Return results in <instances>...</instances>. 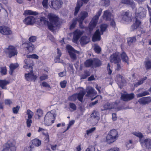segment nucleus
Wrapping results in <instances>:
<instances>
[{
    "mask_svg": "<svg viewBox=\"0 0 151 151\" xmlns=\"http://www.w3.org/2000/svg\"><path fill=\"white\" fill-rule=\"evenodd\" d=\"M47 17L50 22L48 24V28L50 30H53L54 28L57 26L59 24V18L52 13H49Z\"/></svg>",
    "mask_w": 151,
    "mask_h": 151,
    "instance_id": "f257e3e1",
    "label": "nucleus"
},
{
    "mask_svg": "<svg viewBox=\"0 0 151 151\" xmlns=\"http://www.w3.org/2000/svg\"><path fill=\"white\" fill-rule=\"evenodd\" d=\"M118 137V134L115 129L111 130L107 135L106 141L108 143H111L115 141Z\"/></svg>",
    "mask_w": 151,
    "mask_h": 151,
    "instance_id": "f03ea898",
    "label": "nucleus"
},
{
    "mask_svg": "<svg viewBox=\"0 0 151 151\" xmlns=\"http://www.w3.org/2000/svg\"><path fill=\"white\" fill-rule=\"evenodd\" d=\"M52 111L47 112L46 114L44 120L45 124L50 125L54 123L56 117V114L52 113Z\"/></svg>",
    "mask_w": 151,
    "mask_h": 151,
    "instance_id": "7ed1b4c3",
    "label": "nucleus"
},
{
    "mask_svg": "<svg viewBox=\"0 0 151 151\" xmlns=\"http://www.w3.org/2000/svg\"><path fill=\"white\" fill-rule=\"evenodd\" d=\"M16 141L13 139H10L5 144L2 151H16Z\"/></svg>",
    "mask_w": 151,
    "mask_h": 151,
    "instance_id": "20e7f679",
    "label": "nucleus"
},
{
    "mask_svg": "<svg viewBox=\"0 0 151 151\" xmlns=\"http://www.w3.org/2000/svg\"><path fill=\"white\" fill-rule=\"evenodd\" d=\"M102 10L100 9L96 15L92 18L89 24V29L91 32L96 26L97 22V20L102 12Z\"/></svg>",
    "mask_w": 151,
    "mask_h": 151,
    "instance_id": "39448f33",
    "label": "nucleus"
},
{
    "mask_svg": "<svg viewBox=\"0 0 151 151\" xmlns=\"http://www.w3.org/2000/svg\"><path fill=\"white\" fill-rule=\"evenodd\" d=\"M146 14V11L143 8L140 7L138 8L136 11L135 17L138 20L145 17Z\"/></svg>",
    "mask_w": 151,
    "mask_h": 151,
    "instance_id": "423d86ee",
    "label": "nucleus"
},
{
    "mask_svg": "<svg viewBox=\"0 0 151 151\" xmlns=\"http://www.w3.org/2000/svg\"><path fill=\"white\" fill-rule=\"evenodd\" d=\"M66 47L71 58L73 60H76L77 59V57L76 54H78L79 52L74 49L71 46L69 45H67Z\"/></svg>",
    "mask_w": 151,
    "mask_h": 151,
    "instance_id": "0eeeda50",
    "label": "nucleus"
},
{
    "mask_svg": "<svg viewBox=\"0 0 151 151\" xmlns=\"http://www.w3.org/2000/svg\"><path fill=\"white\" fill-rule=\"evenodd\" d=\"M5 52L9 54L10 58L17 54V52L16 48L13 46H9L4 49Z\"/></svg>",
    "mask_w": 151,
    "mask_h": 151,
    "instance_id": "6e6552de",
    "label": "nucleus"
},
{
    "mask_svg": "<svg viewBox=\"0 0 151 151\" xmlns=\"http://www.w3.org/2000/svg\"><path fill=\"white\" fill-rule=\"evenodd\" d=\"M50 2L49 5L50 7L55 10L60 9L63 4L61 0H50Z\"/></svg>",
    "mask_w": 151,
    "mask_h": 151,
    "instance_id": "1a4fd4ad",
    "label": "nucleus"
},
{
    "mask_svg": "<svg viewBox=\"0 0 151 151\" xmlns=\"http://www.w3.org/2000/svg\"><path fill=\"white\" fill-rule=\"evenodd\" d=\"M122 19L126 22H130L132 19V15L129 11L123 12L122 14Z\"/></svg>",
    "mask_w": 151,
    "mask_h": 151,
    "instance_id": "9d476101",
    "label": "nucleus"
},
{
    "mask_svg": "<svg viewBox=\"0 0 151 151\" xmlns=\"http://www.w3.org/2000/svg\"><path fill=\"white\" fill-rule=\"evenodd\" d=\"M120 54L119 52H116L112 55L110 57V60L111 62L114 63H118L120 61L119 58Z\"/></svg>",
    "mask_w": 151,
    "mask_h": 151,
    "instance_id": "9b49d317",
    "label": "nucleus"
},
{
    "mask_svg": "<svg viewBox=\"0 0 151 151\" xmlns=\"http://www.w3.org/2000/svg\"><path fill=\"white\" fill-rule=\"evenodd\" d=\"M0 33L4 35H9L12 34L9 28L6 26H0Z\"/></svg>",
    "mask_w": 151,
    "mask_h": 151,
    "instance_id": "f8f14e48",
    "label": "nucleus"
},
{
    "mask_svg": "<svg viewBox=\"0 0 151 151\" xmlns=\"http://www.w3.org/2000/svg\"><path fill=\"white\" fill-rule=\"evenodd\" d=\"M134 97V93L122 94L121 98L124 101H128L133 99Z\"/></svg>",
    "mask_w": 151,
    "mask_h": 151,
    "instance_id": "ddd939ff",
    "label": "nucleus"
},
{
    "mask_svg": "<svg viewBox=\"0 0 151 151\" xmlns=\"http://www.w3.org/2000/svg\"><path fill=\"white\" fill-rule=\"evenodd\" d=\"M83 31H81L78 29L75 30L73 33V41L74 42L77 41L83 34Z\"/></svg>",
    "mask_w": 151,
    "mask_h": 151,
    "instance_id": "4468645a",
    "label": "nucleus"
},
{
    "mask_svg": "<svg viewBox=\"0 0 151 151\" xmlns=\"http://www.w3.org/2000/svg\"><path fill=\"white\" fill-rule=\"evenodd\" d=\"M25 77V79L28 81H31L32 80L35 81L37 78V77L33 75L32 70L31 71L30 73L26 74Z\"/></svg>",
    "mask_w": 151,
    "mask_h": 151,
    "instance_id": "2eb2a0df",
    "label": "nucleus"
},
{
    "mask_svg": "<svg viewBox=\"0 0 151 151\" xmlns=\"http://www.w3.org/2000/svg\"><path fill=\"white\" fill-rule=\"evenodd\" d=\"M81 1H78L77 2V6L75 9V11L74 12V14L75 15L77 14L78 11L79 10L81 6H82L83 5V3L82 1L85 3H87L88 0H81Z\"/></svg>",
    "mask_w": 151,
    "mask_h": 151,
    "instance_id": "dca6fc26",
    "label": "nucleus"
},
{
    "mask_svg": "<svg viewBox=\"0 0 151 151\" xmlns=\"http://www.w3.org/2000/svg\"><path fill=\"white\" fill-rule=\"evenodd\" d=\"M138 102L140 104L145 105L151 102V98L150 97H144L139 99Z\"/></svg>",
    "mask_w": 151,
    "mask_h": 151,
    "instance_id": "f3484780",
    "label": "nucleus"
},
{
    "mask_svg": "<svg viewBox=\"0 0 151 151\" xmlns=\"http://www.w3.org/2000/svg\"><path fill=\"white\" fill-rule=\"evenodd\" d=\"M24 48H26L29 52H32L35 49L34 46L30 42L24 43L23 44Z\"/></svg>",
    "mask_w": 151,
    "mask_h": 151,
    "instance_id": "a211bd4d",
    "label": "nucleus"
},
{
    "mask_svg": "<svg viewBox=\"0 0 151 151\" xmlns=\"http://www.w3.org/2000/svg\"><path fill=\"white\" fill-rule=\"evenodd\" d=\"M103 17L106 21L111 20L113 17L111 13L108 10L104 12Z\"/></svg>",
    "mask_w": 151,
    "mask_h": 151,
    "instance_id": "6ab92c4d",
    "label": "nucleus"
},
{
    "mask_svg": "<svg viewBox=\"0 0 151 151\" xmlns=\"http://www.w3.org/2000/svg\"><path fill=\"white\" fill-rule=\"evenodd\" d=\"M100 33L99 29L97 30L94 34L92 38V41L93 42H96L100 40Z\"/></svg>",
    "mask_w": 151,
    "mask_h": 151,
    "instance_id": "aec40b11",
    "label": "nucleus"
},
{
    "mask_svg": "<svg viewBox=\"0 0 151 151\" xmlns=\"http://www.w3.org/2000/svg\"><path fill=\"white\" fill-rule=\"evenodd\" d=\"M116 81L118 83L122 86L126 84V81L122 76L118 74L116 75Z\"/></svg>",
    "mask_w": 151,
    "mask_h": 151,
    "instance_id": "412c9836",
    "label": "nucleus"
},
{
    "mask_svg": "<svg viewBox=\"0 0 151 151\" xmlns=\"http://www.w3.org/2000/svg\"><path fill=\"white\" fill-rule=\"evenodd\" d=\"M34 17L32 16L27 17L23 20L24 23L27 25H32L34 22Z\"/></svg>",
    "mask_w": 151,
    "mask_h": 151,
    "instance_id": "4be33fe9",
    "label": "nucleus"
},
{
    "mask_svg": "<svg viewBox=\"0 0 151 151\" xmlns=\"http://www.w3.org/2000/svg\"><path fill=\"white\" fill-rule=\"evenodd\" d=\"M121 3L130 6L132 9H134L135 6L133 0H121Z\"/></svg>",
    "mask_w": 151,
    "mask_h": 151,
    "instance_id": "5701e85b",
    "label": "nucleus"
},
{
    "mask_svg": "<svg viewBox=\"0 0 151 151\" xmlns=\"http://www.w3.org/2000/svg\"><path fill=\"white\" fill-rule=\"evenodd\" d=\"M38 132H42V134L45 135V141L47 142H48L49 140V137L47 130L42 128L39 127L38 130Z\"/></svg>",
    "mask_w": 151,
    "mask_h": 151,
    "instance_id": "b1692460",
    "label": "nucleus"
},
{
    "mask_svg": "<svg viewBox=\"0 0 151 151\" xmlns=\"http://www.w3.org/2000/svg\"><path fill=\"white\" fill-rule=\"evenodd\" d=\"M88 16V13L86 12H82L80 14L78 18L77 19V20L83 22L84 19Z\"/></svg>",
    "mask_w": 151,
    "mask_h": 151,
    "instance_id": "393cba45",
    "label": "nucleus"
},
{
    "mask_svg": "<svg viewBox=\"0 0 151 151\" xmlns=\"http://www.w3.org/2000/svg\"><path fill=\"white\" fill-rule=\"evenodd\" d=\"M141 22L139 20L136 19L135 23H134L131 27L130 29L131 31H133L137 29L140 24Z\"/></svg>",
    "mask_w": 151,
    "mask_h": 151,
    "instance_id": "a878e982",
    "label": "nucleus"
},
{
    "mask_svg": "<svg viewBox=\"0 0 151 151\" xmlns=\"http://www.w3.org/2000/svg\"><path fill=\"white\" fill-rule=\"evenodd\" d=\"M89 41V38L86 36L82 37L80 40V43L82 45L87 44Z\"/></svg>",
    "mask_w": 151,
    "mask_h": 151,
    "instance_id": "bb28decb",
    "label": "nucleus"
},
{
    "mask_svg": "<svg viewBox=\"0 0 151 151\" xmlns=\"http://www.w3.org/2000/svg\"><path fill=\"white\" fill-rule=\"evenodd\" d=\"M9 83V82L5 80H0V87L2 89H6V86Z\"/></svg>",
    "mask_w": 151,
    "mask_h": 151,
    "instance_id": "cd10ccee",
    "label": "nucleus"
},
{
    "mask_svg": "<svg viewBox=\"0 0 151 151\" xmlns=\"http://www.w3.org/2000/svg\"><path fill=\"white\" fill-rule=\"evenodd\" d=\"M86 92L84 91H81L80 92L77 94V99L81 102L83 101V98L84 96L85 95Z\"/></svg>",
    "mask_w": 151,
    "mask_h": 151,
    "instance_id": "c85d7f7f",
    "label": "nucleus"
},
{
    "mask_svg": "<svg viewBox=\"0 0 151 151\" xmlns=\"http://www.w3.org/2000/svg\"><path fill=\"white\" fill-rule=\"evenodd\" d=\"M19 66V65L17 63H11L9 66L10 70L9 71V73L12 75L14 70L17 68Z\"/></svg>",
    "mask_w": 151,
    "mask_h": 151,
    "instance_id": "c756f323",
    "label": "nucleus"
},
{
    "mask_svg": "<svg viewBox=\"0 0 151 151\" xmlns=\"http://www.w3.org/2000/svg\"><path fill=\"white\" fill-rule=\"evenodd\" d=\"M117 103L116 102L111 103H108L105 106H108L106 109H114L117 106Z\"/></svg>",
    "mask_w": 151,
    "mask_h": 151,
    "instance_id": "7c9ffc66",
    "label": "nucleus"
},
{
    "mask_svg": "<svg viewBox=\"0 0 151 151\" xmlns=\"http://www.w3.org/2000/svg\"><path fill=\"white\" fill-rule=\"evenodd\" d=\"M86 90L87 93V94L86 95V96H88L90 95L94 94L95 93L94 89L91 87H87Z\"/></svg>",
    "mask_w": 151,
    "mask_h": 151,
    "instance_id": "2f4dec72",
    "label": "nucleus"
},
{
    "mask_svg": "<svg viewBox=\"0 0 151 151\" xmlns=\"http://www.w3.org/2000/svg\"><path fill=\"white\" fill-rule=\"evenodd\" d=\"M145 144L147 148L151 150V139L147 138L145 139Z\"/></svg>",
    "mask_w": 151,
    "mask_h": 151,
    "instance_id": "473e14b6",
    "label": "nucleus"
},
{
    "mask_svg": "<svg viewBox=\"0 0 151 151\" xmlns=\"http://www.w3.org/2000/svg\"><path fill=\"white\" fill-rule=\"evenodd\" d=\"M85 65L87 67H93V59H89L87 60L84 63Z\"/></svg>",
    "mask_w": 151,
    "mask_h": 151,
    "instance_id": "72a5a7b5",
    "label": "nucleus"
},
{
    "mask_svg": "<svg viewBox=\"0 0 151 151\" xmlns=\"http://www.w3.org/2000/svg\"><path fill=\"white\" fill-rule=\"evenodd\" d=\"M31 142L32 144L35 145L36 147H39L40 146L41 144V141L39 139L37 138L32 140L31 141Z\"/></svg>",
    "mask_w": 151,
    "mask_h": 151,
    "instance_id": "f704fd0d",
    "label": "nucleus"
},
{
    "mask_svg": "<svg viewBox=\"0 0 151 151\" xmlns=\"http://www.w3.org/2000/svg\"><path fill=\"white\" fill-rule=\"evenodd\" d=\"M121 58L123 61L127 63L128 64V58L124 52H123L121 54Z\"/></svg>",
    "mask_w": 151,
    "mask_h": 151,
    "instance_id": "c9c22d12",
    "label": "nucleus"
},
{
    "mask_svg": "<svg viewBox=\"0 0 151 151\" xmlns=\"http://www.w3.org/2000/svg\"><path fill=\"white\" fill-rule=\"evenodd\" d=\"M93 60V67H97L101 65L100 61L98 59L94 58Z\"/></svg>",
    "mask_w": 151,
    "mask_h": 151,
    "instance_id": "e433bc0d",
    "label": "nucleus"
},
{
    "mask_svg": "<svg viewBox=\"0 0 151 151\" xmlns=\"http://www.w3.org/2000/svg\"><path fill=\"white\" fill-rule=\"evenodd\" d=\"M99 4L101 6H107L109 5V0H101Z\"/></svg>",
    "mask_w": 151,
    "mask_h": 151,
    "instance_id": "4c0bfd02",
    "label": "nucleus"
},
{
    "mask_svg": "<svg viewBox=\"0 0 151 151\" xmlns=\"http://www.w3.org/2000/svg\"><path fill=\"white\" fill-rule=\"evenodd\" d=\"M40 21L41 23L45 25H47L49 24V22L47 19L44 17H42L40 18Z\"/></svg>",
    "mask_w": 151,
    "mask_h": 151,
    "instance_id": "58836bf2",
    "label": "nucleus"
},
{
    "mask_svg": "<svg viewBox=\"0 0 151 151\" xmlns=\"http://www.w3.org/2000/svg\"><path fill=\"white\" fill-rule=\"evenodd\" d=\"M24 14L27 15H36L38 14V13L36 12H33L31 10H26L24 12Z\"/></svg>",
    "mask_w": 151,
    "mask_h": 151,
    "instance_id": "ea45409f",
    "label": "nucleus"
},
{
    "mask_svg": "<svg viewBox=\"0 0 151 151\" xmlns=\"http://www.w3.org/2000/svg\"><path fill=\"white\" fill-rule=\"evenodd\" d=\"M136 40V37L134 36L132 37H129L127 38V42L129 45L132 43L134 42Z\"/></svg>",
    "mask_w": 151,
    "mask_h": 151,
    "instance_id": "a19ab883",
    "label": "nucleus"
},
{
    "mask_svg": "<svg viewBox=\"0 0 151 151\" xmlns=\"http://www.w3.org/2000/svg\"><path fill=\"white\" fill-rule=\"evenodd\" d=\"M57 53L58 54V55L57 56L55 60V63L60 62L59 61L61 55V52L58 48H57Z\"/></svg>",
    "mask_w": 151,
    "mask_h": 151,
    "instance_id": "79ce46f5",
    "label": "nucleus"
},
{
    "mask_svg": "<svg viewBox=\"0 0 151 151\" xmlns=\"http://www.w3.org/2000/svg\"><path fill=\"white\" fill-rule=\"evenodd\" d=\"M149 92L147 91H145L142 93L138 94L137 95V98L141 97L143 96H144L146 95H149Z\"/></svg>",
    "mask_w": 151,
    "mask_h": 151,
    "instance_id": "37998d69",
    "label": "nucleus"
},
{
    "mask_svg": "<svg viewBox=\"0 0 151 151\" xmlns=\"http://www.w3.org/2000/svg\"><path fill=\"white\" fill-rule=\"evenodd\" d=\"M77 94H74L69 97L68 99L69 101H74L77 99Z\"/></svg>",
    "mask_w": 151,
    "mask_h": 151,
    "instance_id": "c03bdc74",
    "label": "nucleus"
},
{
    "mask_svg": "<svg viewBox=\"0 0 151 151\" xmlns=\"http://www.w3.org/2000/svg\"><path fill=\"white\" fill-rule=\"evenodd\" d=\"M132 134L134 135L135 136L139 138L143 137L142 134L140 132H133L132 133Z\"/></svg>",
    "mask_w": 151,
    "mask_h": 151,
    "instance_id": "a18cd8bd",
    "label": "nucleus"
},
{
    "mask_svg": "<svg viewBox=\"0 0 151 151\" xmlns=\"http://www.w3.org/2000/svg\"><path fill=\"white\" fill-rule=\"evenodd\" d=\"M0 72L1 74L5 75L6 74L7 70L5 66L0 67Z\"/></svg>",
    "mask_w": 151,
    "mask_h": 151,
    "instance_id": "49530a36",
    "label": "nucleus"
},
{
    "mask_svg": "<svg viewBox=\"0 0 151 151\" xmlns=\"http://www.w3.org/2000/svg\"><path fill=\"white\" fill-rule=\"evenodd\" d=\"M26 56L27 58H31L35 59H37L39 58L38 56L35 54L27 55Z\"/></svg>",
    "mask_w": 151,
    "mask_h": 151,
    "instance_id": "de8ad7c7",
    "label": "nucleus"
},
{
    "mask_svg": "<svg viewBox=\"0 0 151 151\" xmlns=\"http://www.w3.org/2000/svg\"><path fill=\"white\" fill-rule=\"evenodd\" d=\"M27 114L28 115V118L31 119L34 115V113L29 109L27 111Z\"/></svg>",
    "mask_w": 151,
    "mask_h": 151,
    "instance_id": "09e8293b",
    "label": "nucleus"
},
{
    "mask_svg": "<svg viewBox=\"0 0 151 151\" xmlns=\"http://www.w3.org/2000/svg\"><path fill=\"white\" fill-rule=\"evenodd\" d=\"M145 67L147 69L151 68V61H145Z\"/></svg>",
    "mask_w": 151,
    "mask_h": 151,
    "instance_id": "8fccbe9b",
    "label": "nucleus"
},
{
    "mask_svg": "<svg viewBox=\"0 0 151 151\" xmlns=\"http://www.w3.org/2000/svg\"><path fill=\"white\" fill-rule=\"evenodd\" d=\"M107 27V25L106 24H103L101 25V35L103 34V32L105 31L106 28Z\"/></svg>",
    "mask_w": 151,
    "mask_h": 151,
    "instance_id": "3c124183",
    "label": "nucleus"
},
{
    "mask_svg": "<svg viewBox=\"0 0 151 151\" xmlns=\"http://www.w3.org/2000/svg\"><path fill=\"white\" fill-rule=\"evenodd\" d=\"M94 50L96 52L99 53L101 51V47L98 45H95L94 46Z\"/></svg>",
    "mask_w": 151,
    "mask_h": 151,
    "instance_id": "603ef678",
    "label": "nucleus"
},
{
    "mask_svg": "<svg viewBox=\"0 0 151 151\" xmlns=\"http://www.w3.org/2000/svg\"><path fill=\"white\" fill-rule=\"evenodd\" d=\"M69 106L72 110V111L76 110V104L73 103H70L69 104Z\"/></svg>",
    "mask_w": 151,
    "mask_h": 151,
    "instance_id": "864d4df0",
    "label": "nucleus"
},
{
    "mask_svg": "<svg viewBox=\"0 0 151 151\" xmlns=\"http://www.w3.org/2000/svg\"><path fill=\"white\" fill-rule=\"evenodd\" d=\"M146 78H145L143 80H140L134 84V86L135 87H137L138 86L142 84L143 83V81L146 79Z\"/></svg>",
    "mask_w": 151,
    "mask_h": 151,
    "instance_id": "5fc2aeb1",
    "label": "nucleus"
},
{
    "mask_svg": "<svg viewBox=\"0 0 151 151\" xmlns=\"http://www.w3.org/2000/svg\"><path fill=\"white\" fill-rule=\"evenodd\" d=\"M32 121L31 119L28 118L26 119V124L27 127H30L31 124L32 123Z\"/></svg>",
    "mask_w": 151,
    "mask_h": 151,
    "instance_id": "6e6d98bb",
    "label": "nucleus"
},
{
    "mask_svg": "<svg viewBox=\"0 0 151 151\" xmlns=\"http://www.w3.org/2000/svg\"><path fill=\"white\" fill-rule=\"evenodd\" d=\"M36 114L39 118L43 114V111L40 109H37V111Z\"/></svg>",
    "mask_w": 151,
    "mask_h": 151,
    "instance_id": "4d7b16f0",
    "label": "nucleus"
},
{
    "mask_svg": "<svg viewBox=\"0 0 151 151\" xmlns=\"http://www.w3.org/2000/svg\"><path fill=\"white\" fill-rule=\"evenodd\" d=\"M19 106H17L16 107H14L12 109L13 113L15 114H17L19 111Z\"/></svg>",
    "mask_w": 151,
    "mask_h": 151,
    "instance_id": "13d9d810",
    "label": "nucleus"
},
{
    "mask_svg": "<svg viewBox=\"0 0 151 151\" xmlns=\"http://www.w3.org/2000/svg\"><path fill=\"white\" fill-rule=\"evenodd\" d=\"M67 82L66 80H64L60 82V84L61 88H65Z\"/></svg>",
    "mask_w": 151,
    "mask_h": 151,
    "instance_id": "bf43d9fd",
    "label": "nucleus"
},
{
    "mask_svg": "<svg viewBox=\"0 0 151 151\" xmlns=\"http://www.w3.org/2000/svg\"><path fill=\"white\" fill-rule=\"evenodd\" d=\"M99 115V113L96 111H94L91 114V116L94 118L98 117Z\"/></svg>",
    "mask_w": 151,
    "mask_h": 151,
    "instance_id": "052dcab7",
    "label": "nucleus"
},
{
    "mask_svg": "<svg viewBox=\"0 0 151 151\" xmlns=\"http://www.w3.org/2000/svg\"><path fill=\"white\" fill-rule=\"evenodd\" d=\"M96 129L95 127H92L89 130L86 131V134L87 135H89L92 132L94 131Z\"/></svg>",
    "mask_w": 151,
    "mask_h": 151,
    "instance_id": "680f3d73",
    "label": "nucleus"
},
{
    "mask_svg": "<svg viewBox=\"0 0 151 151\" xmlns=\"http://www.w3.org/2000/svg\"><path fill=\"white\" fill-rule=\"evenodd\" d=\"M48 0H43L42 2V4L43 7L46 8L48 7Z\"/></svg>",
    "mask_w": 151,
    "mask_h": 151,
    "instance_id": "e2e57ef3",
    "label": "nucleus"
},
{
    "mask_svg": "<svg viewBox=\"0 0 151 151\" xmlns=\"http://www.w3.org/2000/svg\"><path fill=\"white\" fill-rule=\"evenodd\" d=\"M132 141L131 140H129L128 142H127L126 146L129 148H131L132 146Z\"/></svg>",
    "mask_w": 151,
    "mask_h": 151,
    "instance_id": "0e129e2a",
    "label": "nucleus"
},
{
    "mask_svg": "<svg viewBox=\"0 0 151 151\" xmlns=\"http://www.w3.org/2000/svg\"><path fill=\"white\" fill-rule=\"evenodd\" d=\"M36 37L34 36L30 37L29 39V41L31 42H34L36 40Z\"/></svg>",
    "mask_w": 151,
    "mask_h": 151,
    "instance_id": "69168bd1",
    "label": "nucleus"
},
{
    "mask_svg": "<svg viewBox=\"0 0 151 151\" xmlns=\"http://www.w3.org/2000/svg\"><path fill=\"white\" fill-rule=\"evenodd\" d=\"M85 151H95V148L93 146H90L87 148Z\"/></svg>",
    "mask_w": 151,
    "mask_h": 151,
    "instance_id": "338daca9",
    "label": "nucleus"
},
{
    "mask_svg": "<svg viewBox=\"0 0 151 151\" xmlns=\"http://www.w3.org/2000/svg\"><path fill=\"white\" fill-rule=\"evenodd\" d=\"M106 151H119V148L117 147H114L111 148L109 150H107Z\"/></svg>",
    "mask_w": 151,
    "mask_h": 151,
    "instance_id": "774afa93",
    "label": "nucleus"
}]
</instances>
